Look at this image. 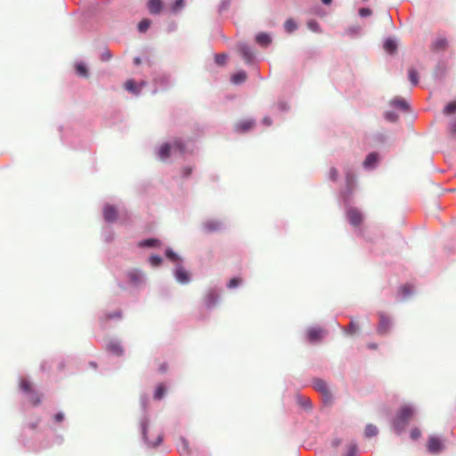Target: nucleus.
Listing matches in <instances>:
<instances>
[{
    "label": "nucleus",
    "instance_id": "nucleus-31",
    "mask_svg": "<svg viewBox=\"0 0 456 456\" xmlns=\"http://www.w3.org/2000/svg\"><path fill=\"white\" fill-rule=\"evenodd\" d=\"M159 244V240L155 239L143 240L139 243L142 248L144 247H156Z\"/></svg>",
    "mask_w": 456,
    "mask_h": 456
},
{
    "label": "nucleus",
    "instance_id": "nucleus-41",
    "mask_svg": "<svg viewBox=\"0 0 456 456\" xmlns=\"http://www.w3.org/2000/svg\"><path fill=\"white\" fill-rule=\"evenodd\" d=\"M357 452V445L354 443H351L347 449L346 456H354Z\"/></svg>",
    "mask_w": 456,
    "mask_h": 456
},
{
    "label": "nucleus",
    "instance_id": "nucleus-23",
    "mask_svg": "<svg viewBox=\"0 0 456 456\" xmlns=\"http://www.w3.org/2000/svg\"><path fill=\"white\" fill-rule=\"evenodd\" d=\"M204 228L208 232L218 231L222 228V223L216 220H208L204 223Z\"/></svg>",
    "mask_w": 456,
    "mask_h": 456
},
{
    "label": "nucleus",
    "instance_id": "nucleus-18",
    "mask_svg": "<svg viewBox=\"0 0 456 456\" xmlns=\"http://www.w3.org/2000/svg\"><path fill=\"white\" fill-rule=\"evenodd\" d=\"M255 40H256V44H258L260 46H263V47H267L272 43L271 36L269 34L264 33V32L258 33L256 36Z\"/></svg>",
    "mask_w": 456,
    "mask_h": 456
},
{
    "label": "nucleus",
    "instance_id": "nucleus-46",
    "mask_svg": "<svg viewBox=\"0 0 456 456\" xmlns=\"http://www.w3.org/2000/svg\"><path fill=\"white\" fill-rule=\"evenodd\" d=\"M231 0H222L219 5V12L226 10L230 5Z\"/></svg>",
    "mask_w": 456,
    "mask_h": 456
},
{
    "label": "nucleus",
    "instance_id": "nucleus-9",
    "mask_svg": "<svg viewBox=\"0 0 456 456\" xmlns=\"http://www.w3.org/2000/svg\"><path fill=\"white\" fill-rule=\"evenodd\" d=\"M127 278L131 284L134 285V287H139L145 282L144 274L137 269L129 271L127 273Z\"/></svg>",
    "mask_w": 456,
    "mask_h": 456
},
{
    "label": "nucleus",
    "instance_id": "nucleus-49",
    "mask_svg": "<svg viewBox=\"0 0 456 456\" xmlns=\"http://www.w3.org/2000/svg\"><path fill=\"white\" fill-rule=\"evenodd\" d=\"M361 31V27H351L348 28L347 32L350 34V35H355V34H358L359 32Z\"/></svg>",
    "mask_w": 456,
    "mask_h": 456
},
{
    "label": "nucleus",
    "instance_id": "nucleus-28",
    "mask_svg": "<svg viewBox=\"0 0 456 456\" xmlns=\"http://www.w3.org/2000/svg\"><path fill=\"white\" fill-rule=\"evenodd\" d=\"M76 72L77 75L85 77H86L88 75L86 64L81 61L76 63Z\"/></svg>",
    "mask_w": 456,
    "mask_h": 456
},
{
    "label": "nucleus",
    "instance_id": "nucleus-52",
    "mask_svg": "<svg viewBox=\"0 0 456 456\" xmlns=\"http://www.w3.org/2000/svg\"><path fill=\"white\" fill-rule=\"evenodd\" d=\"M181 442H182V447H181L180 450L183 451V452H187L188 451V443H187V441L184 438H182Z\"/></svg>",
    "mask_w": 456,
    "mask_h": 456
},
{
    "label": "nucleus",
    "instance_id": "nucleus-39",
    "mask_svg": "<svg viewBox=\"0 0 456 456\" xmlns=\"http://www.w3.org/2000/svg\"><path fill=\"white\" fill-rule=\"evenodd\" d=\"M384 117L387 120L391 121V122H395L398 118L397 114L394 111L385 112Z\"/></svg>",
    "mask_w": 456,
    "mask_h": 456
},
{
    "label": "nucleus",
    "instance_id": "nucleus-50",
    "mask_svg": "<svg viewBox=\"0 0 456 456\" xmlns=\"http://www.w3.org/2000/svg\"><path fill=\"white\" fill-rule=\"evenodd\" d=\"M330 178L335 181L338 178V171L336 168H331L330 171Z\"/></svg>",
    "mask_w": 456,
    "mask_h": 456
},
{
    "label": "nucleus",
    "instance_id": "nucleus-32",
    "mask_svg": "<svg viewBox=\"0 0 456 456\" xmlns=\"http://www.w3.org/2000/svg\"><path fill=\"white\" fill-rule=\"evenodd\" d=\"M151 26V20L149 19H144L138 24V30L141 33H144Z\"/></svg>",
    "mask_w": 456,
    "mask_h": 456
},
{
    "label": "nucleus",
    "instance_id": "nucleus-15",
    "mask_svg": "<svg viewBox=\"0 0 456 456\" xmlns=\"http://www.w3.org/2000/svg\"><path fill=\"white\" fill-rule=\"evenodd\" d=\"M117 209L113 206L106 204L103 207V217L106 222L113 223L117 219Z\"/></svg>",
    "mask_w": 456,
    "mask_h": 456
},
{
    "label": "nucleus",
    "instance_id": "nucleus-17",
    "mask_svg": "<svg viewBox=\"0 0 456 456\" xmlns=\"http://www.w3.org/2000/svg\"><path fill=\"white\" fill-rule=\"evenodd\" d=\"M218 297H219V296H218L217 292L216 291V289H210L205 297V304H206L207 307H208V308L213 307L216 304Z\"/></svg>",
    "mask_w": 456,
    "mask_h": 456
},
{
    "label": "nucleus",
    "instance_id": "nucleus-1",
    "mask_svg": "<svg viewBox=\"0 0 456 456\" xmlns=\"http://www.w3.org/2000/svg\"><path fill=\"white\" fill-rule=\"evenodd\" d=\"M346 183L345 190L341 191V198L346 208V217L352 225L358 226L362 221V214L358 208L348 207L349 197L355 185V176L354 172L350 169L346 170Z\"/></svg>",
    "mask_w": 456,
    "mask_h": 456
},
{
    "label": "nucleus",
    "instance_id": "nucleus-55",
    "mask_svg": "<svg viewBox=\"0 0 456 456\" xmlns=\"http://www.w3.org/2000/svg\"><path fill=\"white\" fill-rule=\"evenodd\" d=\"M450 131L452 134H456V121L450 125Z\"/></svg>",
    "mask_w": 456,
    "mask_h": 456
},
{
    "label": "nucleus",
    "instance_id": "nucleus-48",
    "mask_svg": "<svg viewBox=\"0 0 456 456\" xmlns=\"http://www.w3.org/2000/svg\"><path fill=\"white\" fill-rule=\"evenodd\" d=\"M420 436V431L418 428H413L411 431V437L412 440H416Z\"/></svg>",
    "mask_w": 456,
    "mask_h": 456
},
{
    "label": "nucleus",
    "instance_id": "nucleus-30",
    "mask_svg": "<svg viewBox=\"0 0 456 456\" xmlns=\"http://www.w3.org/2000/svg\"><path fill=\"white\" fill-rule=\"evenodd\" d=\"M409 79L412 86H417L419 83L418 72L414 69H409Z\"/></svg>",
    "mask_w": 456,
    "mask_h": 456
},
{
    "label": "nucleus",
    "instance_id": "nucleus-59",
    "mask_svg": "<svg viewBox=\"0 0 456 456\" xmlns=\"http://www.w3.org/2000/svg\"><path fill=\"white\" fill-rule=\"evenodd\" d=\"M134 62L135 65H139L141 63V58L140 57H135L134 59Z\"/></svg>",
    "mask_w": 456,
    "mask_h": 456
},
{
    "label": "nucleus",
    "instance_id": "nucleus-51",
    "mask_svg": "<svg viewBox=\"0 0 456 456\" xmlns=\"http://www.w3.org/2000/svg\"><path fill=\"white\" fill-rule=\"evenodd\" d=\"M64 419V414L62 412H58L54 415V420L56 422H61Z\"/></svg>",
    "mask_w": 456,
    "mask_h": 456
},
{
    "label": "nucleus",
    "instance_id": "nucleus-29",
    "mask_svg": "<svg viewBox=\"0 0 456 456\" xmlns=\"http://www.w3.org/2000/svg\"><path fill=\"white\" fill-rule=\"evenodd\" d=\"M378 428L372 424H368L365 428V436L366 437H372L378 435Z\"/></svg>",
    "mask_w": 456,
    "mask_h": 456
},
{
    "label": "nucleus",
    "instance_id": "nucleus-56",
    "mask_svg": "<svg viewBox=\"0 0 456 456\" xmlns=\"http://www.w3.org/2000/svg\"><path fill=\"white\" fill-rule=\"evenodd\" d=\"M262 122H263V124H264V125H265V126H271V124H272V120H271V118H268V117L264 118H263V120H262Z\"/></svg>",
    "mask_w": 456,
    "mask_h": 456
},
{
    "label": "nucleus",
    "instance_id": "nucleus-21",
    "mask_svg": "<svg viewBox=\"0 0 456 456\" xmlns=\"http://www.w3.org/2000/svg\"><path fill=\"white\" fill-rule=\"evenodd\" d=\"M148 8L151 14H158L162 9V0H149Z\"/></svg>",
    "mask_w": 456,
    "mask_h": 456
},
{
    "label": "nucleus",
    "instance_id": "nucleus-35",
    "mask_svg": "<svg viewBox=\"0 0 456 456\" xmlns=\"http://www.w3.org/2000/svg\"><path fill=\"white\" fill-rule=\"evenodd\" d=\"M307 28L313 31V32H320L321 31V28H320V26L318 24V22L314 20H310L308 22H307Z\"/></svg>",
    "mask_w": 456,
    "mask_h": 456
},
{
    "label": "nucleus",
    "instance_id": "nucleus-14",
    "mask_svg": "<svg viewBox=\"0 0 456 456\" xmlns=\"http://www.w3.org/2000/svg\"><path fill=\"white\" fill-rule=\"evenodd\" d=\"M146 85V82L142 81L139 84H136L134 80L130 79L125 83V88L134 95H138L142 90V88Z\"/></svg>",
    "mask_w": 456,
    "mask_h": 456
},
{
    "label": "nucleus",
    "instance_id": "nucleus-62",
    "mask_svg": "<svg viewBox=\"0 0 456 456\" xmlns=\"http://www.w3.org/2000/svg\"><path fill=\"white\" fill-rule=\"evenodd\" d=\"M369 347H370V348H376V347H377V346H376L375 344H370V345H369Z\"/></svg>",
    "mask_w": 456,
    "mask_h": 456
},
{
    "label": "nucleus",
    "instance_id": "nucleus-57",
    "mask_svg": "<svg viewBox=\"0 0 456 456\" xmlns=\"http://www.w3.org/2000/svg\"><path fill=\"white\" fill-rule=\"evenodd\" d=\"M279 109H280L281 110H282V111L287 110H288L287 104H286V103H284V102H281V103L279 104Z\"/></svg>",
    "mask_w": 456,
    "mask_h": 456
},
{
    "label": "nucleus",
    "instance_id": "nucleus-63",
    "mask_svg": "<svg viewBox=\"0 0 456 456\" xmlns=\"http://www.w3.org/2000/svg\"><path fill=\"white\" fill-rule=\"evenodd\" d=\"M91 365L95 367V363L94 362H91Z\"/></svg>",
    "mask_w": 456,
    "mask_h": 456
},
{
    "label": "nucleus",
    "instance_id": "nucleus-6",
    "mask_svg": "<svg viewBox=\"0 0 456 456\" xmlns=\"http://www.w3.org/2000/svg\"><path fill=\"white\" fill-rule=\"evenodd\" d=\"M20 388L28 395L29 400L33 404H38L40 403V396L31 389L29 381L25 378L20 379Z\"/></svg>",
    "mask_w": 456,
    "mask_h": 456
},
{
    "label": "nucleus",
    "instance_id": "nucleus-27",
    "mask_svg": "<svg viewBox=\"0 0 456 456\" xmlns=\"http://www.w3.org/2000/svg\"><path fill=\"white\" fill-rule=\"evenodd\" d=\"M391 105L395 108L400 109L402 110H407L409 106L405 100L401 98H395L391 102Z\"/></svg>",
    "mask_w": 456,
    "mask_h": 456
},
{
    "label": "nucleus",
    "instance_id": "nucleus-36",
    "mask_svg": "<svg viewBox=\"0 0 456 456\" xmlns=\"http://www.w3.org/2000/svg\"><path fill=\"white\" fill-rule=\"evenodd\" d=\"M165 393V387L162 384L159 385L154 393V398L159 400L163 397Z\"/></svg>",
    "mask_w": 456,
    "mask_h": 456
},
{
    "label": "nucleus",
    "instance_id": "nucleus-2",
    "mask_svg": "<svg viewBox=\"0 0 456 456\" xmlns=\"http://www.w3.org/2000/svg\"><path fill=\"white\" fill-rule=\"evenodd\" d=\"M186 152V145L181 140H175L172 143L166 142L158 150V157L161 160H166L171 154L183 155Z\"/></svg>",
    "mask_w": 456,
    "mask_h": 456
},
{
    "label": "nucleus",
    "instance_id": "nucleus-58",
    "mask_svg": "<svg viewBox=\"0 0 456 456\" xmlns=\"http://www.w3.org/2000/svg\"><path fill=\"white\" fill-rule=\"evenodd\" d=\"M120 317V312H115L113 314L109 315V318Z\"/></svg>",
    "mask_w": 456,
    "mask_h": 456
},
{
    "label": "nucleus",
    "instance_id": "nucleus-24",
    "mask_svg": "<svg viewBox=\"0 0 456 456\" xmlns=\"http://www.w3.org/2000/svg\"><path fill=\"white\" fill-rule=\"evenodd\" d=\"M247 78V73L244 70H240L233 74L231 77V81L234 85H240L243 83Z\"/></svg>",
    "mask_w": 456,
    "mask_h": 456
},
{
    "label": "nucleus",
    "instance_id": "nucleus-45",
    "mask_svg": "<svg viewBox=\"0 0 456 456\" xmlns=\"http://www.w3.org/2000/svg\"><path fill=\"white\" fill-rule=\"evenodd\" d=\"M357 330H358L357 325L354 322H351L350 324H349V327L346 330V332L347 334H354L357 331Z\"/></svg>",
    "mask_w": 456,
    "mask_h": 456
},
{
    "label": "nucleus",
    "instance_id": "nucleus-11",
    "mask_svg": "<svg viewBox=\"0 0 456 456\" xmlns=\"http://www.w3.org/2000/svg\"><path fill=\"white\" fill-rule=\"evenodd\" d=\"M444 449L443 442L440 438L430 436L428 443V451L430 453H438Z\"/></svg>",
    "mask_w": 456,
    "mask_h": 456
},
{
    "label": "nucleus",
    "instance_id": "nucleus-42",
    "mask_svg": "<svg viewBox=\"0 0 456 456\" xmlns=\"http://www.w3.org/2000/svg\"><path fill=\"white\" fill-rule=\"evenodd\" d=\"M162 258L159 256H151L150 257V263L152 266H158L161 264Z\"/></svg>",
    "mask_w": 456,
    "mask_h": 456
},
{
    "label": "nucleus",
    "instance_id": "nucleus-53",
    "mask_svg": "<svg viewBox=\"0 0 456 456\" xmlns=\"http://www.w3.org/2000/svg\"><path fill=\"white\" fill-rule=\"evenodd\" d=\"M191 167H186L183 169V177H188L191 175Z\"/></svg>",
    "mask_w": 456,
    "mask_h": 456
},
{
    "label": "nucleus",
    "instance_id": "nucleus-22",
    "mask_svg": "<svg viewBox=\"0 0 456 456\" xmlns=\"http://www.w3.org/2000/svg\"><path fill=\"white\" fill-rule=\"evenodd\" d=\"M254 124L255 122L253 119L243 120L236 125L235 129L238 132H246L248 131L254 126Z\"/></svg>",
    "mask_w": 456,
    "mask_h": 456
},
{
    "label": "nucleus",
    "instance_id": "nucleus-12",
    "mask_svg": "<svg viewBox=\"0 0 456 456\" xmlns=\"http://www.w3.org/2000/svg\"><path fill=\"white\" fill-rule=\"evenodd\" d=\"M391 328L390 320L383 314H379V322L378 325V333L380 335L387 334Z\"/></svg>",
    "mask_w": 456,
    "mask_h": 456
},
{
    "label": "nucleus",
    "instance_id": "nucleus-16",
    "mask_svg": "<svg viewBox=\"0 0 456 456\" xmlns=\"http://www.w3.org/2000/svg\"><path fill=\"white\" fill-rule=\"evenodd\" d=\"M379 163V154L376 152L369 153L363 161V167L367 170L373 169Z\"/></svg>",
    "mask_w": 456,
    "mask_h": 456
},
{
    "label": "nucleus",
    "instance_id": "nucleus-61",
    "mask_svg": "<svg viewBox=\"0 0 456 456\" xmlns=\"http://www.w3.org/2000/svg\"><path fill=\"white\" fill-rule=\"evenodd\" d=\"M165 370H166V366L165 365H161L160 366V371L164 372Z\"/></svg>",
    "mask_w": 456,
    "mask_h": 456
},
{
    "label": "nucleus",
    "instance_id": "nucleus-60",
    "mask_svg": "<svg viewBox=\"0 0 456 456\" xmlns=\"http://www.w3.org/2000/svg\"><path fill=\"white\" fill-rule=\"evenodd\" d=\"M332 0H322L324 4H330Z\"/></svg>",
    "mask_w": 456,
    "mask_h": 456
},
{
    "label": "nucleus",
    "instance_id": "nucleus-54",
    "mask_svg": "<svg viewBox=\"0 0 456 456\" xmlns=\"http://www.w3.org/2000/svg\"><path fill=\"white\" fill-rule=\"evenodd\" d=\"M103 236L106 241H110L112 240V234L110 232H104Z\"/></svg>",
    "mask_w": 456,
    "mask_h": 456
},
{
    "label": "nucleus",
    "instance_id": "nucleus-40",
    "mask_svg": "<svg viewBox=\"0 0 456 456\" xmlns=\"http://www.w3.org/2000/svg\"><path fill=\"white\" fill-rule=\"evenodd\" d=\"M215 60L216 64L223 65L227 60V55L224 53L216 54Z\"/></svg>",
    "mask_w": 456,
    "mask_h": 456
},
{
    "label": "nucleus",
    "instance_id": "nucleus-33",
    "mask_svg": "<svg viewBox=\"0 0 456 456\" xmlns=\"http://www.w3.org/2000/svg\"><path fill=\"white\" fill-rule=\"evenodd\" d=\"M284 28L287 32L291 33L297 29V24L293 20L289 19L286 20Z\"/></svg>",
    "mask_w": 456,
    "mask_h": 456
},
{
    "label": "nucleus",
    "instance_id": "nucleus-26",
    "mask_svg": "<svg viewBox=\"0 0 456 456\" xmlns=\"http://www.w3.org/2000/svg\"><path fill=\"white\" fill-rule=\"evenodd\" d=\"M412 293H413V287L411 285H410V284H406V285H403V287H401V289H400V290L398 292L399 297L402 299L407 298Z\"/></svg>",
    "mask_w": 456,
    "mask_h": 456
},
{
    "label": "nucleus",
    "instance_id": "nucleus-3",
    "mask_svg": "<svg viewBox=\"0 0 456 456\" xmlns=\"http://www.w3.org/2000/svg\"><path fill=\"white\" fill-rule=\"evenodd\" d=\"M166 256L172 262L175 263L174 275L176 281L182 284H186L191 281L189 273L183 268L181 264V257L174 252L171 248L166 250Z\"/></svg>",
    "mask_w": 456,
    "mask_h": 456
},
{
    "label": "nucleus",
    "instance_id": "nucleus-4",
    "mask_svg": "<svg viewBox=\"0 0 456 456\" xmlns=\"http://www.w3.org/2000/svg\"><path fill=\"white\" fill-rule=\"evenodd\" d=\"M414 413L415 409L410 404L404 405L400 409L393 422L394 429L397 434H400L404 430Z\"/></svg>",
    "mask_w": 456,
    "mask_h": 456
},
{
    "label": "nucleus",
    "instance_id": "nucleus-25",
    "mask_svg": "<svg viewBox=\"0 0 456 456\" xmlns=\"http://www.w3.org/2000/svg\"><path fill=\"white\" fill-rule=\"evenodd\" d=\"M448 45V41L445 37H439L433 43V48L436 51L444 50Z\"/></svg>",
    "mask_w": 456,
    "mask_h": 456
},
{
    "label": "nucleus",
    "instance_id": "nucleus-43",
    "mask_svg": "<svg viewBox=\"0 0 456 456\" xmlns=\"http://www.w3.org/2000/svg\"><path fill=\"white\" fill-rule=\"evenodd\" d=\"M297 401L303 407H305L306 409L311 407V403L308 398H304L303 396H298Z\"/></svg>",
    "mask_w": 456,
    "mask_h": 456
},
{
    "label": "nucleus",
    "instance_id": "nucleus-37",
    "mask_svg": "<svg viewBox=\"0 0 456 456\" xmlns=\"http://www.w3.org/2000/svg\"><path fill=\"white\" fill-rule=\"evenodd\" d=\"M241 283H242V280L240 278L235 277V278H232L230 280V281L227 284V287L229 289H235L238 286H240Z\"/></svg>",
    "mask_w": 456,
    "mask_h": 456
},
{
    "label": "nucleus",
    "instance_id": "nucleus-8",
    "mask_svg": "<svg viewBox=\"0 0 456 456\" xmlns=\"http://www.w3.org/2000/svg\"><path fill=\"white\" fill-rule=\"evenodd\" d=\"M238 49L246 63L250 64L254 62L256 56L251 46L246 43H240Z\"/></svg>",
    "mask_w": 456,
    "mask_h": 456
},
{
    "label": "nucleus",
    "instance_id": "nucleus-34",
    "mask_svg": "<svg viewBox=\"0 0 456 456\" xmlns=\"http://www.w3.org/2000/svg\"><path fill=\"white\" fill-rule=\"evenodd\" d=\"M456 112V101L449 102L444 109V113L450 115Z\"/></svg>",
    "mask_w": 456,
    "mask_h": 456
},
{
    "label": "nucleus",
    "instance_id": "nucleus-13",
    "mask_svg": "<svg viewBox=\"0 0 456 456\" xmlns=\"http://www.w3.org/2000/svg\"><path fill=\"white\" fill-rule=\"evenodd\" d=\"M154 84L159 89H164L171 84L170 76L165 73L157 75L154 77Z\"/></svg>",
    "mask_w": 456,
    "mask_h": 456
},
{
    "label": "nucleus",
    "instance_id": "nucleus-7",
    "mask_svg": "<svg viewBox=\"0 0 456 456\" xmlns=\"http://www.w3.org/2000/svg\"><path fill=\"white\" fill-rule=\"evenodd\" d=\"M314 388L322 394L323 401L327 403L331 400V394L329 390L327 383L320 379L314 380Z\"/></svg>",
    "mask_w": 456,
    "mask_h": 456
},
{
    "label": "nucleus",
    "instance_id": "nucleus-64",
    "mask_svg": "<svg viewBox=\"0 0 456 456\" xmlns=\"http://www.w3.org/2000/svg\"><path fill=\"white\" fill-rule=\"evenodd\" d=\"M363 2H366L367 0H362Z\"/></svg>",
    "mask_w": 456,
    "mask_h": 456
},
{
    "label": "nucleus",
    "instance_id": "nucleus-20",
    "mask_svg": "<svg viewBox=\"0 0 456 456\" xmlns=\"http://www.w3.org/2000/svg\"><path fill=\"white\" fill-rule=\"evenodd\" d=\"M107 349L109 352L116 354V355H121L123 353V347L120 345L118 341L111 340L107 345Z\"/></svg>",
    "mask_w": 456,
    "mask_h": 456
},
{
    "label": "nucleus",
    "instance_id": "nucleus-5",
    "mask_svg": "<svg viewBox=\"0 0 456 456\" xmlns=\"http://www.w3.org/2000/svg\"><path fill=\"white\" fill-rule=\"evenodd\" d=\"M147 401H148V398L146 396L142 395L141 397V406H142V411H144V416L142 419L141 423H140L141 432H142V439H143L144 443L149 447H156V446H158L159 444H161V442H162V436L159 435L157 436L156 440L153 441V442L150 441L149 438H148L147 428H148V424H149V419H148V417L146 416Z\"/></svg>",
    "mask_w": 456,
    "mask_h": 456
},
{
    "label": "nucleus",
    "instance_id": "nucleus-19",
    "mask_svg": "<svg viewBox=\"0 0 456 456\" xmlns=\"http://www.w3.org/2000/svg\"><path fill=\"white\" fill-rule=\"evenodd\" d=\"M383 47L387 53L393 54L397 49V41L395 38L387 37L384 41Z\"/></svg>",
    "mask_w": 456,
    "mask_h": 456
},
{
    "label": "nucleus",
    "instance_id": "nucleus-44",
    "mask_svg": "<svg viewBox=\"0 0 456 456\" xmlns=\"http://www.w3.org/2000/svg\"><path fill=\"white\" fill-rule=\"evenodd\" d=\"M358 13L362 18H365V17L370 16L372 13V11L370 8H361L359 10Z\"/></svg>",
    "mask_w": 456,
    "mask_h": 456
},
{
    "label": "nucleus",
    "instance_id": "nucleus-38",
    "mask_svg": "<svg viewBox=\"0 0 456 456\" xmlns=\"http://www.w3.org/2000/svg\"><path fill=\"white\" fill-rule=\"evenodd\" d=\"M184 0H175V2L171 6V11L173 12H178L180 9L183 7Z\"/></svg>",
    "mask_w": 456,
    "mask_h": 456
},
{
    "label": "nucleus",
    "instance_id": "nucleus-47",
    "mask_svg": "<svg viewBox=\"0 0 456 456\" xmlns=\"http://www.w3.org/2000/svg\"><path fill=\"white\" fill-rule=\"evenodd\" d=\"M111 58V53L109 50H105L101 53V60L103 61H107Z\"/></svg>",
    "mask_w": 456,
    "mask_h": 456
},
{
    "label": "nucleus",
    "instance_id": "nucleus-10",
    "mask_svg": "<svg viewBox=\"0 0 456 456\" xmlns=\"http://www.w3.org/2000/svg\"><path fill=\"white\" fill-rule=\"evenodd\" d=\"M326 331L323 329L318 327H312L308 329L306 336L309 342L315 343L320 341L324 337Z\"/></svg>",
    "mask_w": 456,
    "mask_h": 456
}]
</instances>
